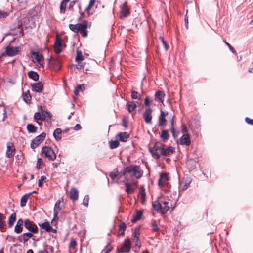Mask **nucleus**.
I'll return each mask as SVG.
<instances>
[{"label": "nucleus", "mask_w": 253, "mask_h": 253, "mask_svg": "<svg viewBox=\"0 0 253 253\" xmlns=\"http://www.w3.org/2000/svg\"><path fill=\"white\" fill-rule=\"evenodd\" d=\"M170 201L169 199H166L164 197H159L157 201L153 203L152 206L155 211L164 214L168 211L170 208L172 209L174 208V206L172 207Z\"/></svg>", "instance_id": "nucleus-1"}, {"label": "nucleus", "mask_w": 253, "mask_h": 253, "mask_svg": "<svg viewBox=\"0 0 253 253\" xmlns=\"http://www.w3.org/2000/svg\"><path fill=\"white\" fill-rule=\"evenodd\" d=\"M143 174V171L139 166H130L126 167L123 171L124 176L130 177L134 176L136 179H139Z\"/></svg>", "instance_id": "nucleus-2"}, {"label": "nucleus", "mask_w": 253, "mask_h": 253, "mask_svg": "<svg viewBox=\"0 0 253 253\" xmlns=\"http://www.w3.org/2000/svg\"><path fill=\"white\" fill-rule=\"evenodd\" d=\"M90 25L89 22L86 21H84L82 23H78L77 24H70L69 25V28L71 30L75 33L80 32L82 36L85 38L88 35L87 28L90 27Z\"/></svg>", "instance_id": "nucleus-3"}, {"label": "nucleus", "mask_w": 253, "mask_h": 253, "mask_svg": "<svg viewBox=\"0 0 253 253\" xmlns=\"http://www.w3.org/2000/svg\"><path fill=\"white\" fill-rule=\"evenodd\" d=\"M124 182L125 191L128 195L134 192L137 186L138 182L133 179H130L128 176H124Z\"/></svg>", "instance_id": "nucleus-4"}, {"label": "nucleus", "mask_w": 253, "mask_h": 253, "mask_svg": "<svg viewBox=\"0 0 253 253\" xmlns=\"http://www.w3.org/2000/svg\"><path fill=\"white\" fill-rule=\"evenodd\" d=\"M164 146V145L161 142H156L153 147L149 148V151L154 158L156 159L160 158L161 151Z\"/></svg>", "instance_id": "nucleus-5"}, {"label": "nucleus", "mask_w": 253, "mask_h": 253, "mask_svg": "<svg viewBox=\"0 0 253 253\" xmlns=\"http://www.w3.org/2000/svg\"><path fill=\"white\" fill-rule=\"evenodd\" d=\"M41 155L50 161H54L56 158V154L55 152L49 147H43L41 151Z\"/></svg>", "instance_id": "nucleus-6"}, {"label": "nucleus", "mask_w": 253, "mask_h": 253, "mask_svg": "<svg viewBox=\"0 0 253 253\" xmlns=\"http://www.w3.org/2000/svg\"><path fill=\"white\" fill-rule=\"evenodd\" d=\"M31 54L34 63L37 64V65L39 67H43L44 58L42 55L39 52H34L33 51L31 52Z\"/></svg>", "instance_id": "nucleus-7"}, {"label": "nucleus", "mask_w": 253, "mask_h": 253, "mask_svg": "<svg viewBox=\"0 0 253 253\" xmlns=\"http://www.w3.org/2000/svg\"><path fill=\"white\" fill-rule=\"evenodd\" d=\"M46 133L43 132L40 135L37 136L34 139H33L31 143V148L34 149L38 147L45 139Z\"/></svg>", "instance_id": "nucleus-8"}, {"label": "nucleus", "mask_w": 253, "mask_h": 253, "mask_svg": "<svg viewBox=\"0 0 253 253\" xmlns=\"http://www.w3.org/2000/svg\"><path fill=\"white\" fill-rule=\"evenodd\" d=\"M139 228H136L131 236V240L132 243H134L135 247L137 248V250H139L141 247V244L139 242Z\"/></svg>", "instance_id": "nucleus-9"}, {"label": "nucleus", "mask_w": 253, "mask_h": 253, "mask_svg": "<svg viewBox=\"0 0 253 253\" xmlns=\"http://www.w3.org/2000/svg\"><path fill=\"white\" fill-rule=\"evenodd\" d=\"M24 226L27 230L30 231L31 233H37L38 232V228L37 225L28 219L25 220Z\"/></svg>", "instance_id": "nucleus-10"}, {"label": "nucleus", "mask_w": 253, "mask_h": 253, "mask_svg": "<svg viewBox=\"0 0 253 253\" xmlns=\"http://www.w3.org/2000/svg\"><path fill=\"white\" fill-rule=\"evenodd\" d=\"M131 247V242L129 239H126L125 240L124 243L122 244V247L118 249V252L119 253L130 252Z\"/></svg>", "instance_id": "nucleus-11"}, {"label": "nucleus", "mask_w": 253, "mask_h": 253, "mask_svg": "<svg viewBox=\"0 0 253 253\" xmlns=\"http://www.w3.org/2000/svg\"><path fill=\"white\" fill-rule=\"evenodd\" d=\"M121 11L120 12V18L123 19L130 14L129 8H128L127 3L125 2L121 7Z\"/></svg>", "instance_id": "nucleus-12"}, {"label": "nucleus", "mask_w": 253, "mask_h": 253, "mask_svg": "<svg viewBox=\"0 0 253 253\" xmlns=\"http://www.w3.org/2000/svg\"><path fill=\"white\" fill-rule=\"evenodd\" d=\"M15 148L13 143L8 142L7 143V150L6 156L7 158H12L15 155Z\"/></svg>", "instance_id": "nucleus-13"}, {"label": "nucleus", "mask_w": 253, "mask_h": 253, "mask_svg": "<svg viewBox=\"0 0 253 253\" xmlns=\"http://www.w3.org/2000/svg\"><path fill=\"white\" fill-rule=\"evenodd\" d=\"M19 52L18 47L7 46L5 50V54L8 56H13L18 54Z\"/></svg>", "instance_id": "nucleus-14"}, {"label": "nucleus", "mask_w": 253, "mask_h": 253, "mask_svg": "<svg viewBox=\"0 0 253 253\" xmlns=\"http://www.w3.org/2000/svg\"><path fill=\"white\" fill-rule=\"evenodd\" d=\"M62 40L58 36H56L54 45L55 52L57 54L60 53L62 51Z\"/></svg>", "instance_id": "nucleus-15"}, {"label": "nucleus", "mask_w": 253, "mask_h": 253, "mask_svg": "<svg viewBox=\"0 0 253 253\" xmlns=\"http://www.w3.org/2000/svg\"><path fill=\"white\" fill-rule=\"evenodd\" d=\"M152 110L148 107L146 108L145 112L143 113V117L145 122L147 124H150L151 122L152 116Z\"/></svg>", "instance_id": "nucleus-16"}, {"label": "nucleus", "mask_w": 253, "mask_h": 253, "mask_svg": "<svg viewBox=\"0 0 253 253\" xmlns=\"http://www.w3.org/2000/svg\"><path fill=\"white\" fill-rule=\"evenodd\" d=\"M42 107H39V111L36 112L34 116V118L36 120L37 123L39 125H41L42 123Z\"/></svg>", "instance_id": "nucleus-17"}, {"label": "nucleus", "mask_w": 253, "mask_h": 253, "mask_svg": "<svg viewBox=\"0 0 253 253\" xmlns=\"http://www.w3.org/2000/svg\"><path fill=\"white\" fill-rule=\"evenodd\" d=\"M180 144L183 145L189 146L191 144L189 135L188 134H183L180 138Z\"/></svg>", "instance_id": "nucleus-18"}, {"label": "nucleus", "mask_w": 253, "mask_h": 253, "mask_svg": "<svg viewBox=\"0 0 253 253\" xmlns=\"http://www.w3.org/2000/svg\"><path fill=\"white\" fill-rule=\"evenodd\" d=\"M129 135L128 133L126 132H120L119 134H118L116 136V138L120 141L126 142L129 138Z\"/></svg>", "instance_id": "nucleus-19"}, {"label": "nucleus", "mask_w": 253, "mask_h": 253, "mask_svg": "<svg viewBox=\"0 0 253 253\" xmlns=\"http://www.w3.org/2000/svg\"><path fill=\"white\" fill-rule=\"evenodd\" d=\"M175 152V148L172 146H169L165 149L164 147L162 149L160 155L163 156H168L172 154Z\"/></svg>", "instance_id": "nucleus-20"}, {"label": "nucleus", "mask_w": 253, "mask_h": 253, "mask_svg": "<svg viewBox=\"0 0 253 253\" xmlns=\"http://www.w3.org/2000/svg\"><path fill=\"white\" fill-rule=\"evenodd\" d=\"M50 64H51V68L55 70H59L61 67V63L59 60L52 59L50 61Z\"/></svg>", "instance_id": "nucleus-21"}, {"label": "nucleus", "mask_w": 253, "mask_h": 253, "mask_svg": "<svg viewBox=\"0 0 253 253\" xmlns=\"http://www.w3.org/2000/svg\"><path fill=\"white\" fill-rule=\"evenodd\" d=\"M61 201L60 200H58L54 206V217L52 221V222H53V220H55L58 218V215L59 213V212L61 210V208H60V204Z\"/></svg>", "instance_id": "nucleus-22"}, {"label": "nucleus", "mask_w": 253, "mask_h": 253, "mask_svg": "<svg viewBox=\"0 0 253 253\" xmlns=\"http://www.w3.org/2000/svg\"><path fill=\"white\" fill-rule=\"evenodd\" d=\"M32 90L37 92H41L43 90V84L41 82L34 83L32 86Z\"/></svg>", "instance_id": "nucleus-23"}, {"label": "nucleus", "mask_w": 253, "mask_h": 253, "mask_svg": "<svg viewBox=\"0 0 253 253\" xmlns=\"http://www.w3.org/2000/svg\"><path fill=\"white\" fill-rule=\"evenodd\" d=\"M168 115V113H165L161 110V114L159 119V125L160 126H164L166 125V116Z\"/></svg>", "instance_id": "nucleus-24"}, {"label": "nucleus", "mask_w": 253, "mask_h": 253, "mask_svg": "<svg viewBox=\"0 0 253 253\" xmlns=\"http://www.w3.org/2000/svg\"><path fill=\"white\" fill-rule=\"evenodd\" d=\"M137 103L138 102L134 101H128L126 103V106L129 113H132L133 111L135 110L137 107Z\"/></svg>", "instance_id": "nucleus-25"}, {"label": "nucleus", "mask_w": 253, "mask_h": 253, "mask_svg": "<svg viewBox=\"0 0 253 253\" xmlns=\"http://www.w3.org/2000/svg\"><path fill=\"white\" fill-rule=\"evenodd\" d=\"M23 223V220L22 219L18 220L14 229L15 233L19 234L22 232Z\"/></svg>", "instance_id": "nucleus-26"}, {"label": "nucleus", "mask_w": 253, "mask_h": 253, "mask_svg": "<svg viewBox=\"0 0 253 253\" xmlns=\"http://www.w3.org/2000/svg\"><path fill=\"white\" fill-rule=\"evenodd\" d=\"M79 197V193L78 190L74 187L71 189L70 191V198L73 201L78 200Z\"/></svg>", "instance_id": "nucleus-27"}, {"label": "nucleus", "mask_w": 253, "mask_h": 253, "mask_svg": "<svg viewBox=\"0 0 253 253\" xmlns=\"http://www.w3.org/2000/svg\"><path fill=\"white\" fill-rule=\"evenodd\" d=\"M34 235L32 233L30 232H27L22 234L20 237H19V240L20 242H22V241L25 243L27 242L30 238L33 237Z\"/></svg>", "instance_id": "nucleus-28"}, {"label": "nucleus", "mask_w": 253, "mask_h": 253, "mask_svg": "<svg viewBox=\"0 0 253 253\" xmlns=\"http://www.w3.org/2000/svg\"><path fill=\"white\" fill-rule=\"evenodd\" d=\"M167 174L166 173H162L159 180V185L162 186L165 185L167 183Z\"/></svg>", "instance_id": "nucleus-29"}, {"label": "nucleus", "mask_w": 253, "mask_h": 253, "mask_svg": "<svg viewBox=\"0 0 253 253\" xmlns=\"http://www.w3.org/2000/svg\"><path fill=\"white\" fill-rule=\"evenodd\" d=\"M42 121L44 120L48 122L50 121L52 117V115L51 113L48 111L43 110L42 109Z\"/></svg>", "instance_id": "nucleus-30"}, {"label": "nucleus", "mask_w": 253, "mask_h": 253, "mask_svg": "<svg viewBox=\"0 0 253 253\" xmlns=\"http://www.w3.org/2000/svg\"><path fill=\"white\" fill-rule=\"evenodd\" d=\"M138 196L141 200V203L142 204H144L145 201L146 193L145 190L143 187H141L140 188Z\"/></svg>", "instance_id": "nucleus-31"}, {"label": "nucleus", "mask_w": 253, "mask_h": 253, "mask_svg": "<svg viewBox=\"0 0 253 253\" xmlns=\"http://www.w3.org/2000/svg\"><path fill=\"white\" fill-rule=\"evenodd\" d=\"M39 225L47 232H51V230L52 229V227L48 221H45L42 224H39Z\"/></svg>", "instance_id": "nucleus-32"}, {"label": "nucleus", "mask_w": 253, "mask_h": 253, "mask_svg": "<svg viewBox=\"0 0 253 253\" xmlns=\"http://www.w3.org/2000/svg\"><path fill=\"white\" fill-rule=\"evenodd\" d=\"M119 175H120V173H119L118 171L111 172L109 174L112 180L113 181L116 180L117 182H118V180L122 176V175H121L119 177Z\"/></svg>", "instance_id": "nucleus-33"}, {"label": "nucleus", "mask_w": 253, "mask_h": 253, "mask_svg": "<svg viewBox=\"0 0 253 253\" xmlns=\"http://www.w3.org/2000/svg\"><path fill=\"white\" fill-rule=\"evenodd\" d=\"M160 137L164 142H166L169 138V134L168 130H162Z\"/></svg>", "instance_id": "nucleus-34"}, {"label": "nucleus", "mask_w": 253, "mask_h": 253, "mask_svg": "<svg viewBox=\"0 0 253 253\" xmlns=\"http://www.w3.org/2000/svg\"><path fill=\"white\" fill-rule=\"evenodd\" d=\"M16 215L15 213H12L8 218V226L12 227L16 221Z\"/></svg>", "instance_id": "nucleus-35"}, {"label": "nucleus", "mask_w": 253, "mask_h": 253, "mask_svg": "<svg viewBox=\"0 0 253 253\" xmlns=\"http://www.w3.org/2000/svg\"><path fill=\"white\" fill-rule=\"evenodd\" d=\"M126 228V224L124 222H121L119 226L118 234L123 236L125 234V231Z\"/></svg>", "instance_id": "nucleus-36"}, {"label": "nucleus", "mask_w": 253, "mask_h": 253, "mask_svg": "<svg viewBox=\"0 0 253 253\" xmlns=\"http://www.w3.org/2000/svg\"><path fill=\"white\" fill-rule=\"evenodd\" d=\"M68 3V2L62 0L60 5V10L61 13H65Z\"/></svg>", "instance_id": "nucleus-37"}, {"label": "nucleus", "mask_w": 253, "mask_h": 253, "mask_svg": "<svg viewBox=\"0 0 253 253\" xmlns=\"http://www.w3.org/2000/svg\"><path fill=\"white\" fill-rule=\"evenodd\" d=\"M85 89V87L84 84H80L76 87L74 92L75 96L77 97L80 91H83Z\"/></svg>", "instance_id": "nucleus-38"}, {"label": "nucleus", "mask_w": 253, "mask_h": 253, "mask_svg": "<svg viewBox=\"0 0 253 253\" xmlns=\"http://www.w3.org/2000/svg\"><path fill=\"white\" fill-rule=\"evenodd\" d=\"M31 194V193L25 194L22 197L20 201V205L21 207H24L26 205L28 199Z\"/></svg>", "instance_id": "nucleus-39"}, {"label": "nucleus", "mask_w": 253, "mask_h": 253, "mask_svg": "<svg viewBox=\"0 0 253 253\" xmlns=\"http://www.w3.org/2000/svg\"><path fill=\"white\" fill-rule=\"evenodd\" d=\"M155 96L156 98H158L161 102H163L165 94L164 92L162 91H158L155 93Z\"/></svg>", "instance_id": "nucleus-40"}, {"label": "nucleus", "mask_w": 253, "mask_h": 253, "mask_svg": "<svg viewBox=\"0 0 253 253\" xmlns=\"http://www.w3.org/2000/svg\"><path fill=\"white\" fill-rule=\"evenodd\" d=\"M27 129L29 133H35L37 130V127L31 124L27 125Z\"/></svg>", "instance_id": "nucleus-41"}, {"label": "nucleus", "mask_w": 253, "mask_h": 253, "mask_svg": "<svg viewBox=\"0 0 253 253\" xmlns=\"http://www.w3.org/2000/svg\"><path fill=\"white\" fill-rule=\"evenodd\" d=\"M28 74L29 78L34 81H38L39 80V75L36 72L31 71L28 72Z\"/></svg>", "instance_id": "nucleus-42"}, {"label": "nucleus", "mask_w": 253, "mask_h": 253, "mask_svg": "<svg viewBox=\"0 0 253 253\" xmlns=\"http://www.w3.org/2000/svg\"><path fill=\"white\" fill-rule=\"evenodd\" d=\"M23 100L26 103L30 102L31 100V96L29 90L27 91L23 94Z\"/></svg>", "instance_id": "nucleus-43"}, {"label": "nucleus", "mask_w": 253, "mask_h": 253, "mask_svg": "<svg viewBox=\"0 0 253 253\" xmlns=\"http://www.w3.org/2000/svg\"><path fill=\"white\" fill-rule=\"evenodd\" d=\"M143 215V211L139 210L137 211L136 215L134 217V219L132 220V222H134L137 220L141 219Z\"/></svg>", "instance_id": "nucleus-44"}, {"label": "nucleus", "mask_w": 253, "mask_h": 253, "mask_svg": "<svg viewBox=\"0 0 253 253\" xmlns=\"http://www.w3.org/2000/svg\"><path fill=\"white\" fill-rule=\"evenodd\" d=\"M62 130L60 128H57L56 129L53 133V135L54 138L57 140H59L61 139L60 135L61 134Z\"/></svg>", "instance_id": "nucleus-45"}, {"label": "nucleus", "mask_w": 253, "mask_h": 253, "mask_svg": "<svg viewBox=\"0 0 253 253\" xmlns=\"http://www.w3.org/2000/svg\"><path fill=\"white\" fill-rule=\"evenodd\" d=\"M94 3H95V2L94 1L90 0L89 3V5L85 8V11H86V13H87V17H88L90 16V15L91 14L90 13V11L91 9V8H92V7L94 6Z\"/></svg>", "instance_id": "nucleus-46"}, {"label": "nucleus", "mask_w": 253, "mask_h": 253, "mask_svg": "<svg viewBox=\"0 0 253 253\" xmlns=\"http://www.w3.org/2000/svg\"><path fill=\"white\" fill-rule=\"evenodd\" d=\"M76 61L78 62H80L84 60V57L82 54V53L81 51H77V56L76 57Z\"/></svg>", "instance_id": "nucleus-47"}, {"label": "nucleus", "mask_w": 253, "mask_h": 253, "mask_svg": "<svg viewBox=\"0 0 253 253\" xmlns=\"http://www.w3.org/2000/svg\"><path fill=\"white\" fill-rule=\"evenodd\" d=\"M119 145V142L117 140L111 141L109 142V146L111 149H114L118 147Z\"/></svg>", "instance_id": "nucleus-48"}, {"label": "nucleus", "mask_w": 253, "mask_h": 253, "mask_svg": "<svg viewBox=\"0 0 253 253\" xmlns=\"http://www.w3.org/2000/svg\"><path fill=\"white\" fill-rule=\"evenodd\" d=\"M113 248L110 245V243H108L102 250V253H110Z\"/></svg>", "instance_id": "nucleus-49"}, {"label": "nucleus", "mask_w": 253, "mask_h": 253, "mask_svg": "<svg viewBox=\"0 0 253 253\" xmlns=\"http://www.w3.org/2000/svg\"><path fill=\"white\" fill-rule=\"evenodd\" d=\"M131 97L132 99L140 100L141 99L140 94L135 91H132L131 92Z\"/></svg>", "instance_id": "nucleus-50"}, {"label": "nucleus", "mask_w": 253, "mask_h": 253, "mask_svg": "<svg viewBox=\"0 0 253 253\" xmlns=\"http://www.w3.org/2000/svg\"><path fill=\"white\" fill-rule=\"evenodd\" d=\"M4 218V216L3 214L0 213V229L3 228L5 226V223L4 221H3Z\"/></svg>", "instance_id": "nucleus-51"}, {"label": "nucleus", "mask_w": 253, "mask_h": 253, "mask_svg": "<svg viewBox=\"0 0 253 253\" xmlns=\"http://www.w3.org/2000/svg\"><path fill=\"white\" fill-rule=\"evenodd\" d=\"M152 230L154 231H158L159 230V228L158 226L157 223L156 221L153 220L152 221Z\"/></svg>", "instance_id": "nucleus-52"}, {"label": "nucleus", "mask_w": 253, "mask_h": 253, "mask_svg": "<svg viewBox=\"0 0 253 253\" xmlns=\"http://www.w3.org/2000/svg\"><path fill=\"white\" fill-rule=\"evenodd\" d=\"M89 197L88 195H85L84 197L83 201V204L85 206L87 207L88 206L89 203Z\"/></svg>", "instance_id": "nucleus-53"}, {"label": "nucleus", "mask_w": 253, "mask_h": 253, "mask_svg": "<svg viewBox=\"0 0 253 253\" xmlns=\"http://www.w3.org/2000/svg\"><path fill=\"white\" fill-rule=\"evenodd\" d=\"M46 177L45 176H42L38 181V186L39 187H42L43 185V181H45Z\"/></svg>", "instance_id": "nucleus-54"}, {"label": "nucleus", "mask_w": 253, "mask_h": 253, "mask_svg": "<svg viewBox=\"0 0 253 253\" xmlns=\"http://www.w3.org/2000/svg\"><path fill=\"white\" fill-rule=\"evenodd\" d=\"M160 39L161 40L163 45H164L165 49L166 50H168L169 48V45L167 44V42L165 41L164 38L163 37H160Z\"/></svg>", "instance_id": "nucleus-55"}, {"label": "nucleus", "mask_w": 253, "mask_h": 253, "mask_svg": "<svg viewBox=\"0 0 253 253\" xmlns=\"http://www.w3.org/2000/svg\"><path fill=\"white\" fill-rule=\"evenodd\" d=\"M224 42L229 47L230 50L233 53H236V51L234 49V48L228 43L225 40H223Z\"/></svg>", "instance_id": "nucleus-56"}, {"label": "nucleus", "mask_w": 253, "mask_h": 253, "mask_svg": "<svg viewBox=\"0 0 253 253\" xmlns=\"http://www.w3.org/2000/svg\"><path fill=\"white\" fill-rule=\"evenodd\" d=\"M43 161L41 158H38L37 162V167L38 169H40L41 168V166L43 164Z\"/></svg>", "instance_id": "nucleus-57"}, {"label": "nucleus", "mask_w": 253, "mask_h": 253, "mask_svg": "<svg viewBox=\"0 0 253 253\" xmlns=\"http://www.w3.org/2000/svg\"><path fill=\"white\" fill-rule=\"evenodd\" d=\"M75 3H76V1H71L70 2V3H69V7H68L69 10H70L71 11H73V7H74Z\"/></svg>", "instance_id": "nucleus-58"}, {"label": "nucleus", "mask_w": 253, "mask_h": 253, "mask_svg": "<svg viewBox=\"0 0 253 253\" xmlns=\"http://www.w3.org/2000/svg\"><path fill=\"white\" fill-rule=\"evenodd\" d=\"M152 102V101H151L149 97H146L145 98V100H144V105L146 106H148L150 105V103Z\"/></svg>", "instance_id": "nucleus-59"}, {"label": "nucleus", "mask_w": 253, "mask_h": 253, "mask_svg": "<svg viewBox=\"0 0 253 253\" xmlns=\"http://www.w3.org/2000/svg\"><path fill=\"white\" fill-rule=\"evenodd\" d=\"M245 121L248 124H250V125H253V119H251L250 118H248V117H246L245 118Z\"/></svg>", "instance_id": "nucleus-60"}, {"label": "nucleus", "mask_w": 253, "mask_h": 253, "mask_svg": "<svg viewBox=\"0 0 253 253\" xmlns=\"http://www.w3.org/2000/svg\"><path fill=\"white\" fill-rule=\"evenodd\" d=\"M76 245V242L74 239L71 240L70 241V247L72 248H74L75 247Z\"/></svg>", "instance_id": "nucleus-61"}, {"label": "nucleus", "mask_w": 253, "mask_h": 253, "mask_svg": "<svg viewBox=\"0 0 253 253\" xmlns=\"http://www.w3.org/2000/svg\"><path fill=\"white\" fill-rule=\"evenodd\" d=\"M21 27H22V24H21L18 25V29L19 30L18 31L19 32V34H21V35H23V31L22 28H21Z\"/></svg>", "instance_id": "nucleus-62"}, {"label": "nucleus", "mask_w": 253, "mask_h": 253, "mask_svg": "<svg viewBox=\"0 0 253 253\" xmlns=\"http://www.w3.org/2000/svg\"><path fill=\"white\" fill-rule=\"evenodd\" d=\"M81 128V126L80 124H78L74 126V129L76 131H78L80 130Z\"/></svg>", "instance_id": "nucleus-63"}, {"label": "nucleus", "mask_w": 253, "mask_h": 253, "mask_svg": "<svg viewBox=\"0 0 253 253\" xmlns=\"http://www.w3.org/2000/svg\"><path fill=\"white\" fill-rule=\"evenodd\" d=\"M7 16L6 12H1L0 11V18L6 17Z\"/></svg>", "instance_id": "nucleus-64"}]
</instances>
